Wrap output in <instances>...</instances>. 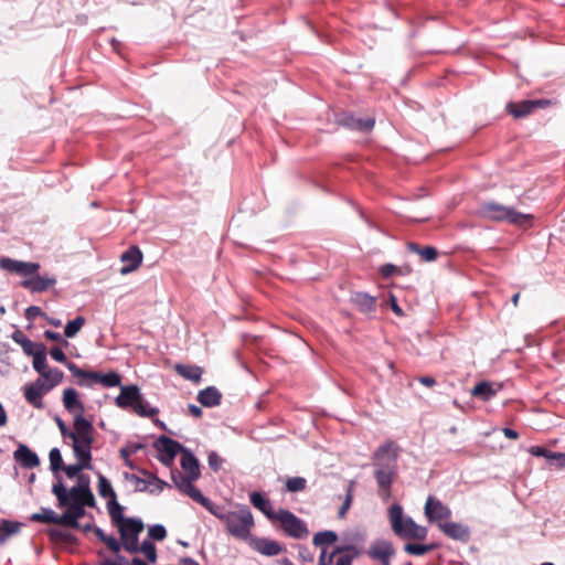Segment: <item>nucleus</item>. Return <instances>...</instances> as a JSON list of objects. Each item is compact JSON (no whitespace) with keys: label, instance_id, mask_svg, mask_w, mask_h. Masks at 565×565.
<instances>
[{"label":"nucleus","instance_id":"1","mask_svg":"<svg viewBox=\"0 0 565 565\" xmlns=\"http://www.w3.org/2000/svg\"><path fill=\"white\" fill-rule=\"evenodd\" d=\"M398 446L388 440L380 446L374 455V478L379 486L380 495L387 500L391 497V487L397 471Z\"/></svg>","mask_w":565,"mask_h":565},{"label":"nucleus","instance_id":"2","mask_svg":"<svg viewBox=\"0 0 565 565\" xmlns=\"http://www.w3.org/2000/svg\"><path fill=\"white\" fill-rule=\"evenodd\" d=\"M52 492L55 494L60 508H64L66 504L95 507V498L89 489V480L84 476H79L77 486L70 490H66L61 482L53 484Z\"/></svg>","mask_w":565,"mask_h":565},{"label":"nucleus","instance_id":"3","mask_svg":"<svg viewBox=\"0 0 565 565\" xmlns=\"http://www.w3.org/2000/svg\"><path fill=\"white\" fill-rule=\"evenodd\" d=\"M388 519L393 532L402 539L425 540L427 529L418 525L411 516H405L402 505L395 503L388 510Z\"/></svg>","mask_w":565,"mask_h":565},{"label":"nucleus","instance_id":"4","mask_svg":"<svg viewBox=\"0 0 565 565\" xmlns=\"http://www.w3.org/2000/svg\"><path fill=\"white\" fill-rule=\"evenodd\" d=\"M115 402L118 407L122 409L131 408L141 417L152 418L159 413L157 407L149 406L137 385L121 386Z\"/></svg>","mask_w":565,"mask_h":565},{"label":"nucleus","instance_id":"5","mask_svg":"<svg viewBox=\"0 0 565 565\" xmlns=\"http://www.w3.org/2000/svg\"><path fill=\"white\" fill-rule=\"evenodd\" d=\"M480 214L489 220L498 222H508L516 226L530 225L533 216L516 211L513 207L505 206L497 202H486L480 209Z\"/></svg>","mask_w":565,"mask_h":565},{"label":"nucleus","instance_id":"6","mask_svg":"<svg viewBox=\"0 0 565 565\" xmlns=\"http://www.w3.org/2000/svg\"><path fill=\"white\" fill-rule=\"evenodd\" d=\"M223 523L232 536L238 540H246L254 526V518L249 508L243 505L235 511H227Z\"/></svg>","mask_w":565,"mask_h":565},{"label":"nucleus","instance_id":"7","mask_svg":"<svg viewBox=\"0 0 565 565\" xmlns=\"http://www.w3.org/2000/svg\"><path fill=\"white\" fill-rule=\"evenodd\" d=\"M57 427L64 438H70L73 445H82L83 440H86L87 444H94V426L87 420L83 415L75 414L74 416V429L70 430L65 423L56 417L55 419Z\"/></svg>","mask_w":565,"mask_h":565},{"label":"nucleus","instance_id":"8","mask_svg":"<svg viewBox=\"0 0 565 565\" xmlns=\"http://www.w3.org/2000/svg\"><path fill=\"white\" fill-rule=\"evenodd\" d=\"M122 542V548L128 553L139 552V534L143 531L145 524L138 518H127L122 524L117 526Z\"/></svg>","mask_w":565,"mask_h":565},{"label":"nucleus","instance_id":"9","mask_svg":"<svg viewBox=\"0 0 565 565\" xmlns=\"http://www.w3.org/2000/svg\"><path fill=\"white\" fill-rule=\"evenodd\" d=\"M275 521L280 523L282 531L290 537L301 540L309 534L306 523L288 510L279 509Z\"/></svg>","mask_w":565,"mask_h":565},{"label":"nucleus","instance_id":"10","mask_svg":"<svg viewBox=\"0 0 565 565\" xmlns=\"http://www.w3.org/2000/svg\"><path fill=\"white\" fill-rule=\"evenodd\" d=\"M82 445H73V452L77 460L74 465L63 467L65 475L68 478H75L84 469H92V445L87 444L86 440L81 443Z\"/></svg>","mask_w":565,"mask_h":565},{"label":"nucleus","instance_id":"11","mask_svg":"<svg viewBox=\"0 0 565 565\" xmlns=\"http://www.w3.org/2000/svg\"><path fill=\"white\" fill-rule=\"evenodd\" d=\"M153 447L159 452L158 460L167 466L171 467L173 465L175 456L183 451L185 447H183L179 441L171 439L167 436H160L154 443Z\"/></svg>","mask_w":565,"mask_h":565},{"label":"nucleus","instance_id":"12","mask_svg":"<svg viewBox=\"0 0 565 565\" xmlns=\"http://www.w3.org/2000/svg\"><path fill=\"white\" fill-rule=\"evenodd\" d=\"M371 558L380 561L383 565L391 564V557L395 554L393 544L386 540L374 541L367 551Z\"/></svg>","mask_w":565,"mask_h":565},{"label":"nucleus","instance_id":"13","mask_svg":"<svg viewBox=\"0 0 565 565\" xmlns=\"http://www.w3.org/2000/svg\"><path fill=\"white\" fill-rule=\"evenodd\" d=\"M0 268L22 276H32L39 270L40 265L38 263H28L3 257L0 259Z\"/></svg>","mask_w":565,"mask_h":565},{"label":"nucleus","instance_id":"14","mask_svg":"<svg viewBox=\"0 0 565 565\" xmlns=\"http://www.w3.org/2000/svg\"><path fill=\"white\" fill-rule=\"evenodd\" d=\"M425 515L429 522L447 520L451 516L450 509L440 500L428 497L425 504Z\"/></svg>","mask_w":565,"mask_h":565},{"label":"nucleus","instance_id":"15","mask_svg":"<svg viewBox=\"0 0 565 565\" xmlns=\"http://www.w3.org/2000/svg\"><path fill=\"white\" fill-rule=\"evenodd\" d=\"M171 477L174 486L181 492L189 495L195 502H199L201 500V498L203 497L202 492L195 486H193V481L195 479H192L190 476H183L178 471H172Z\"/></svg>","mask_w":565,"mask_h":565},{"label":"nucleus","instance_id":"16","mask_svg":"<svg viewBox=\"0 0 565 565\" xmlns=\"http://www.w3.org/2000/svg\"><path fill=\"white\" fill-rule=\"evenodd\" d=\"M46 392L49 391L46 390L45 382L41 379L24 386V397L26 402L38 409L44 407L42 397Z\"/></svg>","mask_w":565,"mask_h":565},{"label":"nucleus","instance_id":"17","mask_svg":"<svg viewBox=\"0 0 565 565\" xmlns=\"http://www.w3.org/2000/svg\"><path fill=\"white\" fill-rule=\"evenodd\" d=\"M13 458L24 469H32L40 465L39 456L24 444L18 446Z\"/></svg>","mask_w":565,"mask_h":565},{"label":"nucleus","instance_id":"18","mask_svg":"<svg viewBox=\"0 0 565 565\" xmlns=\"http://www.w3.org/2000/svg\"><path fill=\"white\" fill-rule=\"evenodd\" d=\"M120 260L125 264L120 269V274L127 275L140 266L142 262V253L139 247L130 246L121 254Z\"/></svg>","mask_w":565,"mask_h":565},{"label":"nucleus","instance_id":"19","mask_svg":"<svg viewBox=\"0 0 565 565\" xmlns=\"http://www.w3.org/2000/svg\"><path fill=\"white\" fill-rule=\"evenodd\" d=\"M439 529L448 537L467 543L470 540V530L468 526L457 522L439 523Z\"/></svg>","mask_w":565,"mask_h":565},{"label":"nucleus","instance_id":"20","mask_svg":"<svg viewBox=\"0 0 565 565\" xmlns=\"http://www.w3.org/2000/svg\"><path fill=\"white\" fill-rule=\"evenodd\" d=\"M547 104L546 100H523L520 103H509L507 109L514 118H523L531 114L535 108Z\"/></svg>","mask_w":565,"mask_h":565},{"label":"nucleus","instance_id":"21","mask_svg":"<svg viewBox=\"0 0 565 565\" xmlns=\"http://www.w3.org/2000/svg\"><path fill=\"white\" fill-rule=\"evenodd\" d=\"M502 390V384L489 381L479 382L471 391V395L488 402Z\"/></svg>","mask_w":565,"mask_h":565},{"label":"nucleus","instance_id":"22","mask_svg":"<svg viewBox=\"0 0 565 565\" xmlns=\"http://www.w3.org/2000/svg\"><path fill=\"white\" fill-rule=\"evenodd\" d=\"M252 545L255 551L265 556H276L284 551V546L280 543L266 537L254 540Z\"/></svg>","mask_w":565,"mask_h":565},{"label":"nucleus","instance_id":"23","mask_svg":"<svg viewBox=\"0 0 565 565\" xmlns=\"http://www.w3.org/2000/svg\"><path fill=\"white\" fill-rule=\"evenodd\" d=\"M87 504H66L67 510L61 514L62 525L77 527L78 520L85 515Z\"/></svg>","mask_w":565,"mask_h":565},{"label":"nucleus","instance_id":"24","mask_svg":"<svg viewBox=\"0 0 565 565\" xmlns=\"http://www.w3.org/2000/svg\"><path fill=\"white\" fill-rule=\"evenodd\" d=\"M56 284L55 277L32 275L22 282V286L32 292H42Z\"/></svg>","mask_w":565,"mask_h":565},{"label":"nucleus","instance_id":"25","mask_svg":"<svg viewBox=\"0 0 565 565\" xmlns=\"http://www.w3.org/2000/svg\"><path fill=\"white\" fill-rule=\"evenodd\" d=\"M181 467L185 471L186 476H190L192 479L200 478L201 471L199 460L188 448L183 449L181 454Z\"/></svg>","mask_w":565,"mask_h":565},{"label":"nucleus","instance_id":"26","mask_svg":"<svg viewBox=\"0 0 565 565\" xmlns=\"http://www.w3.org/2000/svg\"><path fill=\"white\" fill-rule=\"evenodd\" d=\"M249 499H250V503L256 508L258 509L259 511H262L270 521H275L277 514H278V510L276 511L270 501L265 498L262 493L259 492H252L250 495H249Z\"/></svg>","mask_w":565,"mask_h":565},{"label":"nucleus","instance_id":"27","mask_svg":"<svg viewBox=\"0 0 565 565\" xmlns=\"http://www.w3.org/2000/svg\"><path fill=\"white\" fill-rule=\"evenodd\" d=\"M196 399L204 407H215L221 404L222 394L215 386H209L198 393Z\"/></svg>","mask_w":565,"mask_h":565},{"label":"nucleus","instance_id":"28","mask_svg":"<svg viewBox=\"0 0 565 565\" xmlns=\"http://www.w3.org/2000/svg\"><path fill=\"white\" fill-rule=\"evenodd\" d=\"M63 404L67 412L83 415L84 405L78 399V394L75 388H66L63 392Z\"/></svg>","mask_w":565,"mask_h":565},{"label":"nucleus","instance_id":"29","mask_svg":"<svg viewBox=\"0 0 565 565\" xmlns=\"http://www.w3.org/2000/svg\"><path fill=\"white\" fill-rule=\"evenodd\" d=\"M342 124L351 129L359 130L362 132L371 131L374 127V118H358L352 115L345 116Z\"/></svg>","mask_w":565,"mask_h":565},{"label":"nucleus","instance_id":"30","mask_svg":"<svg viewBox=\"0 0 565 565\" xmlns=\"http://www.w3.org/2000/svg\"><path fill=\"white\" fill-rule=\"evenodd\" d=\"M352 302L364 313H371L376 308V299L366 292H355L352 296Z\"/></svg>","mask_w":565,"mask_h":565},{"label":"nucleus","instance_id":"31","mask_svg":"<svg viewBox=\"0 0 565 565\" xmlns=\"http://www.w3.org/2000/svg\"><path fill=\"white\" fill-rule=\"evenodd\" d=\"M88 380L99 383L105 387H115L119 386L121 383L120 375L116 372H108L106 374H100L98 372H90Z\"/></svg>","mask_w":565,"mask_h":565},{"label":"nucleus","instance_id":"32","mask_svg":"<svg viewBox=\"0 0 565 565\" xmlns=\"http://www.w3.org/2000/svg\"><path fill=\"white\" fill-rule=\"evenodd\" d=\"M174 370L180 376L194 383H199L203 374V369L198 365L177 364Z\"/></svg>","mask_w":565,"mask_h":565},{"label":"nucleus","instance_id":"33","mask_svg":"<svg viewBox=\"0 0 565 565\" xmlns=\"http://www.w3.org/2000/svg\"><path fill=\"white\" fill-rule=\"evenodd\" d=\"M30 520L33 522L47 523V524H61V515H57L50 508H41V510L36 513H33L30 516Z\"/></svg>","mask_w":565,"mask_h":565},{"label":"nucleus","instance_id":"34","mask_svg":"<svg viewBox=\"0 0 565 565\" xmlns=\"http://www.w3.org/2000/svg\"><path fill=\"white\" fill-rule=\"evenodd\" d=\"M94 534L96 537L105 543L110 552L114 554H118L122 547V542H119L116 537L111 535H107L100 527L96 526L94 529Z\"/></svg>","mask_w":565,"mask_h":565},{"label":"nucleus","instance_id":"35","mask_svg":"<svg viewBox=\"0 0 565 565\" xmlns=\"http://www.w3.org/2000/svg\"><path fill=\"white\" fill-rule=\"evenodd\" d=\"M94 534L96 537L105 543L110 552L114 554H118L122 547V542H119L116 537L111 535H107L100 527L96 526L94 529Z\"/></svg>","mask_w":565,"mask_h":565},{"label":"nucleus","instance_id":"36","mask_svg":"<svg viewBox=\"0 0 565 565\" xmlns=\"http://www.w3.org/2000/svg\"><path fill=\"white\" fill-rule=\"evenodd\" d=\"M107 509L111 522L116 526H119V524H122L124 521L127 520V518L124 515V507L118 503L117 498L108 501Z\"/></svg>","mask_w":565,"mask_h":565},{"label":"nucleus","instance_id":"37","mask_svg":"<svg viewBox=\"0 0 565 565\" xmlns=\"http://www.w3.org/2000/svg\"><path fill=\"white\" fill-rule=\"evenodd\" d=\"M12 338L17 343L21 345L23 352L29 356L43 345L42 343H35L31 341L21 332H15Z\"/></svg>","mask_w":565,"mask_h":565},{"label":"nucleus","instance_id":"38","mask_svg":"<svg viewBox=\"0 0 565 565\" xmlns=\"http://www.w3.org/2000/svg\"><path fill=\"white\" fill-rule=\"evenodd\" d=\"M30 356L33 358V369L41 375L49 369L46 361L45 347L42 345L40 349L33 352Z\"/></svg>","mask_w":565,"mask_h":565},{"label":"nucleus","instance_id":"39","mask_svg":"<svg viewBox=\"0 0 565 565\" xmlns=\"http://www.w3.org/2000/svg\"><path fill=\"white\" fill-rule=\"evenodd\" d=\"M63 372L58 369H47L42 377L45 380V386L47 391L58 385L63 380Z\"/></svg>","mask_w":565,"mask_h":565},{"label":"nucleus","instance_id":"40","mask_svg":"<svg viewBox=\"0 0 565 565\" xmlns=\"http://www.w3.org/2000/svg\"><path fill=\"white\" fill-rule=\"evenodd\" d=\"M20 531V523L2 520L0 523V543H4L11 535Z\"/></svg>","mask_w":565,"mask_h":565},{"label":"nucleus","instance_id":"41","mask_svg":"<svg viewBox=\"0 0 565 565\" xmlns=\"http://www.w3.org/2000/svg\"><path fill=\"white\" fill-rule=\"evenodd\" d=\"M98 493L102 498H108L109 500L117 498L109 480L102 473L98 475Z\"/></svg>","mask_w":565,"mask_h":565},{"label":"nucleus","instance_id":"42","mask_svg":"<svg viewBox=\"0 0 565 565\" xmlns=\"http://www.w3.org/2000/svg\"><path fill=\"white\" fill-rule=\"evenodd\" d=\"M338 540V535L333 531H322L313 535L312 543L316 546L330 545Z\"/></svg>","mask_w":565,"mask_h":565},{"label":"nucleus","instance_id":"43","mask_svg":"<svg viewBox=\"0 0 565 565\" xmlns=\"http://www.w3.org/2000/svg\"><path fill=\"white\" fill-rule=\"evenodd\" d=\"M408 247L411 250L419 254L422 256V258L426 262L435 260L438 255L437 249L433 246H426L424 248H420L417 244L409 243Z\"/></svg>","mask_w":565,"mask_h":565},{"label":"nucleus","instance_id":"44","mask_svg":"<svg viewBox=\"0 0 565 565\" xmlns=\"http://www.w3.org/2000/svg\"><path fill=\"white\" fill-rule=\"evenodd\" d=\"M198 503L204 507L210 513H212L218 520L224 522L226 518V512H224L221 507L214 504L209 498L203 495Z\"/></svg>","mask_w":565,"mask_h":565},{"label":"nucleus","instance_id":"45","mask_svg":"<svg viewBox=\"0 0 565 565\" xmlns=\"http://www.w3.org/2000/svg\"><path fill=\"white\" fill-rule=\"evenodd\" d=\"M85 324V318L82 316L76 317L74 320L68 321L64 328L66 338L75 337Z\"/></svg>","mask_w":565,"mask_h":565},{"label":"nucleus","instance_id":"46","mask_svg":"<svg viewBox=\"0 0 565 565\" xmlns=\"http://www.w3.org/2000/svg\"><path fill=\"white\" fill-rule=\"evenodd\" d=\"M139 552H141L150 563H156L157 550L150 540H145L139 544Z\"/></svg>","mask_w":565,"mask_h":565},{"label":"nucleus","instance_id":"47","mask_svg":"<svg viewBox=\"0 0 565 565\" xmlns=\"http://www.w3.org/2000/svg\"><path fill=\"white\" fill-rule=\"evenodd\" d=\"M141 473L148 478V486L154 487L153 489H150L151 493H160L166 487H170L166 481L146 470H141Z\"/></svg>","mask_w":565,"mask_h":565},{"label":"nucleus","instance_id":"48","mask_svg":"<svg viewBox=\"0 0 565 565\" xmlns=\"http://www.w3.org/2000/svg\"><path fill=\"white\" fill-rule=\"evenodd\" d=\"M354 487H355V481H350L348 489H347L345 499H344L341 508L339 509V518H343L345 515L347 511L350 509L352 500H353Z\"/></svg>","mask_w":565,"mask_h":565},{"label":"nucleus","instance_id":"49","mask_svg":"<svg viewBox=\"0 0 565 565\" xmlns=\"http://www.w3.org/2000/svg\"><path fill=\"white\" fill-rule=\"evenodd\" d=\"M306 479L302 477H292L286 481V488L289 492H299L306 488Z\"/></svg>","mask_w":565,"mask_h":565},{"label":"nucleus","instance_id":"50","mask_svg":"<svg viewBox=\"0 0 565 565\" xmlns=\"http://www.w3.org/2000/svg\"><path fill=\"white\" fill-rule=\"evenodd\" d=\"M148 536L154 541H163L167 537V530L162 524H154L148 529Z\"/></svg>","mask_w":565,"mask_h":565},{"label":"nucleus","instance_id":"51","mask_svg":"<svg viewBox=\"0 0 565 565\" xmlns=\"http://www.w3.org/2000/svg\"><path fill=\"white\" fill-rule=\"evenodd\" d=\"M49 458L52 471L57 472L62 469L63 459L58 448H52Z\"/></svg>","mask_w":565,"mask_h":565},{"label":"nucleus","instance_id":"52","mask_svg":"<svg viewBox=\"0 0 565 565\" xmlns=\"http://www.w3.org/2000/svg\"><path fill=\"white\" fill-rule=\"evenodd\" d=\"M430 548H431V546H429V545L413 544V543H407L404 546V551L406 553H408L411 555H417V556L426 554L428 551H430Z\"/></svg>","mask_w":565,"mask_h":565},{"label":"nucleus","instance_id":"53","mask_svg":"<svg viewBox=\"0 0 565 565\" xmlns=\"http://www.w3.org/2000/svg\"><path fill=\"white\" fill-rule=\"evenodd\" d=\"M352 547L348 546L344 548H337L334 552H332L330 555H327L326 548H322L321 554L319 556L318 565H331L333 562V557L337 553L342 551H349Z\"/></svg>","mask_w":565,"mask_h":565},{"label":"nucleus","instance_id":"54","mask_svg":"<svg viewBox=\"0 0 565 565\" xmlns=\"http://www.w3.org/2000/svg\"><path fill=\"white\" fill-rule=\"evenodd\" d=\"M530 454L533 455V456H536V457H544L548 460L552 461V459H554V455L555 452L553 451H550L547 450L546 448H543V447H539V446H533L530 448Z\"/></svg>","mask_w":565,"mask_h":565},{"label":"nucleus","instance_id":"55","mask_svg":"<svg viewBox=\"0 0 565 565\" xmlns=\"http://www.w3.org/2000/svg\"><path fill=\"white\" fill-rule=\"evenodd\" d=\"M207 462L212 470L218 471L222 467L223 459L215 451H211L207 456Z\"/></svg>","mask_w":565,"mask_h":565},{"label":"nucleus","instance_id":"56","mask_svg":"<svg viewBox=\"0 0 565 565\" xmlns=\"http://www.w3.org/2000/svg\"><path fill=\"white\" fill-rule=\"evenodd\" d=\"M125 478L127 480L134 481L138 491H145L148 488V478L142 479L136 475H129V473H125Z\"/></svg>","mask_w":565,"mask_h":565},{"label":"nucleus","instance_id":"57","mask_svg":"<svg viewBox=\"0 0 565 565\" xmlns=\"http://www.w3.org/2000/svg\"><path fill=\"white\" fill-rule=\"evenodd\" d=\"M67 367L74 376L83 380H88L90 371L82 370L73 362H68Z\"/></svg>","mask_w":565,"mask_h":565},{"label":"nucleus","instance_id":"58","mask_svg":"<svg viewBox=\"0 0 565 565\" xmlns=\"http://www.w3.org/2000/svg\"><path fill=\"white\" fill-rule=\"evenodd\" d=\"M380 273L384 278H388V277L393 276L394 274H399L401 269L393 264H385V265L381 266Z\"/></svg>","mask_w":565,"mask_h":565},{"label":"nucleus","instance_id":"59","mask_svg":"<svg viewBox=\"0 0 565 565\" xmlns=\"http://www.w3.org/2000/svg\"><path fill=\"white\" fill-rule=\"evenodd\" d=\"M99 565H130L127 558L122 555L116 554V559L105 558Z\"/></svg>","mask_w":565,"mask_h":565},{"label":"nucleus","instance_id":"60","mask_svg":"<svg viewBox=\"0 0 565 565\" xmlns=\"http://www.w3.org/2000/svg\"><path fill=\"white\" fill-rule=\"evenodd\" d=\"M50 355L56 362H60V363L66 362V355L63 352V350L61 348H58V347L52 348L51 351H50Z\"/></svg>","mask_w":565,"mask_h":565},{"label":"nucleus","instance_id":"61","mask_svg":"<svg viewBox=\"0 0 565 565\" xmlns=\"http://www.w3.org/2000/svg\"><path fill=\"white\" fill-rule=\"evenodd\" d=\"M25 313L29 319H34L35 317L42 315V310L40 307L31 306L26 309Z\"/></svg>","mask_w":565,"mask_h":565},{"label":"nucleus","instance_id":"62","mask_svg":"<svg viewBox=\"0 0 565 565\" xmlns=\"http://www.w3.org/2000/svg\"><path fill=\"white\" fill-rule=\"evenodd\" d=\"M390 302H391V308L394 311V313L402 317L404 315V312H403L402 308L398 306L396 298L393 295H391V297H390Z\"/></svg>","mask_w":565,"mask_h":565},{"label":"nucleus","instance_id":"63","mask_svg":"<svg viewBox=\"0 0 565 565\" xmlns=\"http://www.w3.org/2000/svg\"><path fill=\"white\" fill-rule=\"evenodd\" d=\"M553 457H554V459H552V461H556L557 467L565 468V454L555 452V455Z\"/></svg>","mask_w":565,"mask_h":565},{"label":"nucleus","instance_id":"64","mask_svg":"<svg viewBox=\"0 0 565 565\" xmlns=\"http://www.w3.org/2000/svg\"><path fill=\"white\" fill-rule=\"evenodd\" d=\"M335 565H352V556L350 555H342L337 559Z\"/></svg>","mask_w":565,"mask_h":565}]
</instances>
